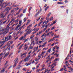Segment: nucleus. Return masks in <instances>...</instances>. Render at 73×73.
Segmentation results:
<instances>
[{
  "instance_id": "nucleus-35",
  "label": "nucleus",
  "mask_w": 73,
  "mask_h": 73,
  "mask_svg": "<svg viewBox=\"0 0 73 73\" xmlns=\"http://www.w3.org/2000/svg\"><path fill=\"white\" fill-rule=\"evenodd\" d=\"M9 13V11H7L5 13V16H6V15H7V14H8Z\"/></svg>"
},
{
  "instance_id": "nucleus-29",
  "label": "nucleus",
  "mask_w": 73,
  "mask_h": 73,
  "mask_svg": "<svg viewBox=\"0 0 73 73\" xmlns=\"http://www.w3.org/2000/svg\"><path fill=\"white\" fill-rule=\"evenodd\" d=\"M3 2H4V0H0V4H3Z\"/></svg>"
},
{
  "instance_id": "nucleus-38",
  "label": "nucleus",
  "mask_w": 73,
  "mask_h": 73,
  "mask_svg": "<svg viewBox=\"0 0 73 73\" xmlns=\"http://www.w3.org/2000/svg\"><path fill=\"white\" fill-rule=\"evenodd\" d=\"M45 53V51H44V52H42V53L40 54V55H41V56H42V54H43L44 53Z\"/></svg>"
},
{
  "instance_id": "nucleus-19",
  "label": "nucleus",
  "mask_w": 73,
  "mask_h": 73,
  "mask_svg": "<svg viewBox=\"0 0 73 73\" xmlns=\"http://www.w3.org/2000/svg\"><path fill=\"white\" fill-rule=\"evenodd\" d=\"M29 40H30V39L29 38H27L24 41V43H25V42H27V41H28Z\"/></svg>"
},
{
  "instance_id": "nucleus-13",
  "label": "nucleus",
  "mask_w": 73,
  "mask_h": 73,
  "mask_svg": "<svg viewBox=\"0 0 73 73\" xmlns=\"http://www.w3.org/2000/svg\"><path fill=\"white\" fill-rule=\"evenodd\" d=\"M6 41H7L6 40H5L4 41H0V44H4Z\"/></svg>"
},
{
  "instance_id": "nucleus-21",
  "label": "nucleus",
  "mask_w": 73,
  "mask_h": 73,
  "mask_svg": "<svg viewBox=\"0 0 73 73\" xmlns=\"http://www.w3.org/2000/svg\"><path fill=\"white\" fill-rule=\"evenodd\" d=\"M57 45L56 46H55L54 47H53V51H54V50H55V49H56V48H57Z\"/></svg>"
},
{
  "instance_id": "nucleus-45",
  "label": "nucleus",
  "mask_w": 73,
  "mask_h": 73,
  "mask_svg": "<svg viewBox=\"0 0 73 73\" xmlns=\"http://www.w3.org/2000/svg\"><path fill=\"white\" fill-rule=\"evenodd\" d=\"M64 2L65 3H68V1L65 0L64 1Z\"/></svg>"
},
{
  "instance_id": "nucleus-3",
  "label": "nucleus",
  "mask_w": 73,
  "mask_h": 73,
  "mask_svg": "<svg viewBox=\"0 0 73 73\" xmlns=\"http://www.w3.org/2000/svg\"><path fill=\"white\" fill-rule=\"evenodd\" d=\"M24 50H26L28 48V46L27 45V44L25 43V45L24 46Z\"/></svg>"
},
{
  "instance_id": "nucleus-12",
  "label": "nucleus",
  "mask_w": 73,
  "mask_h": 73,
  "mask_svg": "<svg viewBox=\"0 0 73 73\" xmlns=\"http://www.w3.org/2000/svg\"><path fill=\"white\" fill-rule=\"evenodd\" d=\"M8 31H5L3 33H0V36H1V35L2 34H7V33H8Z\"/></svg>"
},
{
  "instance_id": "nucleus-55",
  "label": "nucleus",
  "mask_w": 73,
  "mask_h": 73,
  "mask_svg": "<svg viewBox=\"0 0 73 73\" xmlns=\"http://www.w3.org/2000/svg\"><path fill=\"white\" fill-rule=\"evenodd\" d=\"M46 59H48V60H49L50 61V57H47Z\"/></svg>"
},
{
  "instance_id": "nucleus-54",
  "label": "nucleus",
  "mask_w": 73,
  "mask_h": 73,
  "mask_svg": "<svg viewBox=\"0 0 73 73\" xmlns=\"http://www.w3.org/2000/svg\"><path fill=\"white\" fill-rule=\"evenodd\" d=\"M51 13H49V14H48V17H49V16H50V15L51 14Z\"/></svg>"
},
{
  "instance_id": "nucleus-63",
  "label": "nucleus",
  "mask_w": 73,
  "mask_h": 73,
  "mask_svg": "<svg viewBox=\"0 0 73 73\" xmlns=\"http://www.w3.org/2000/svg\"><path fill=\"white\" fill-rule=\"evenodd\" d=\"M54 29V27H53L51 28V30H53Z\"/></svg>"
},
{
  "instance_id": "nucleus-14",
  "label": "nucleus",
  "mask_w": 73,
  "mask_h": 73,
  "mask_svg": "<svg viewBox=\"0 0 73 73\" xmlns=\"http://www.w3.org/2000/svg\"><path fill=\"white\" fill-rule=\"evenodd\" d=\"M54 38H55V37H54L53 38L51 39L50 40H48V42H51V41H53V40H54Z\"/></svg>"
},
{
  "instance_id": "nucleus-9",
  "label": "nucleus",
  "mask_w": 73,
  "mask_h": 73,
  "mask_svg": "<svg viewBox=\"0 0 73 73\" xmlns=\"http://www.w3.org/2000/svg\"><path fill=\"white\" fill-rule=\"evenodd\" d=\"M11 9V8H10L9 7H7L5 9V11H10Z\"/></svg>"
},
{
  "instance_id": "nucleus-62",
  "label": "nucleus",
  "mask_w": 73,
  "mask_h": 73,
  "mask_svg": "<svg viewBox=\"0 0 73 73\" xmlns=\"http://www.w3.org/2000/svg\"><path fill=\"white\" fill-rule=\"evenodd\" d=\"M13 21H14V19H12L11 20V21H10V22H11V23H12V22Z\"/></svg>"
},
{
  "instance_id": "nucleus-51",
  "label": "nucleus",
  "mask_w": 73,
  "mask_h": 73,
  "mask_svg": "<svg viewBox=\"0 0 73 73\" xmlns=\"http://www.w3.org/2000/svg\"><path fill=\"white\" fill-rule=\"evenodd\" d=\"M50 51H51V48H50V49H49V50L48 51V52H49V53H50Z\"/></svg>"
},
{
  "instance_id": "nucleus-59",
  "label": "nucleus",
  "mask_w": 73,
  "mask_h": 73,
  "mask_svg": "<svg viewBox=\"0 0 73 73\" xmlns=\"http://www.w3.org/2000/svg\"><path fill=\"white\" fill-rule=\"evenodd\" d=\"M48 25H46V26L45 27L46 29H47V28H48Z\"/></svg>"
},
{
  "instance_id": "nucleus-4",
  "label": "nucleus",
  "mask_w": 73,
  "mask_h": 73,
  "mask_svg": "<svg viewBox=\"0 0 73 73\" xmlns=\"http://www.w3.org/2000/svg\"><path fill=\"white\" fill-rule=\"evenodd\" d=\"M28 31L27 32L26 35H29L30 34L32 30L31 29H28Z\"/></svg>"
},
{
  "instance_id": "nucleus-64",
  "label": "nucleus",
  "mask_w": 73,
  "mask_h": 73,
  "mask_svg": "<svg viewBox=\"0 0 73 73\" xmlns=\"http://www.w3.org/2000/svg\"><path fill=\"white\" fill-rule=\"evenodd\" d=\"M68 11H69V10H68V9H67L66 10V12L67 13H68Z\"/></svg>"
},
{
  "instance_id": "nucleus-50",
  "label": "nucleus",
  "mask_w": 73,
  "mask_h": 73,
  "mask_svg": "<svg viewBox=\"0 0 73 73\" xmlns=\"http://www.w3.org/2000/svg\"><path fill=\"white\" fill-rule=\"evenodd\" d=\"M9 15H9L7 18V19L6 20H7L8 21V19H9Z\"/></svg>"
},
{
  "instance_id": "nucleus-5",
  "label": "nucleus",
  "mask_w": 73,
  "mask_h": 73,
  "mask_svg": "<svg viewBox=\"0 0 73 73\" xmlns=\"http://www.w3.org/2000/svg\"><path fill=\"white\" fill-rule=\"evenodd\" d=\"M4 15V13H1L0 14V16H1V18H3V19H4V17H5V15L4 16H3Z\"/></svg>"
},
{
  "instance_id": "nucleus-20",
  "label": "nucleus",
  "mask_w": 73,
  "mask_h": 73,
  "mask_svg": "<svg viewBox=\"0 0 73 73\" xmlns=\"http://www.w3.org/2000/svg\"><path fill=\"white\" fill-rule=\"evenodd\" d=\"M57 45L56 46H55L54 47H53V51H54V50H55V49H56V48H57Z\"/></svg>"
},
{
  "instance_id": "nucleus-53",
  "label": "nucleus",
  "mask_w": 73,
  "mask_h": 73,
  "mask_svg": "<svg viewBox=\"0 0 73 73\" xmlns=\"http://www.w3.org/2000/svg\"><path fill=\"white\" fill-rule=\"evenodd\" d=\"M23 70H24L25 71H26L27 70V68H23Z\"/></svg>"
},
{
  "instance_id": "nucleus-40",
  "label": "nucleus",
  "mask_w": 73,
  "mask_h": 73,
  "mask_svg": "<svg viewBox=\"0 0 73 73\" xmlns=\"http://www.w3.org/2000/svg\"><path fill=\"white\" fill-rule=\"evenodd\" d=\"M54 68V66H53L52 68H51V71H53V70H54V69H53V68Z\"/></svg>"
},
{
  "instance_id": "nucleus-36",
  "label": "nucleus",
  "mask_w": 73,
  "mask_h": 73,
  "mask_svg": "<svg viewBox=\"0 0 73 73\" xmlns=\"http://www.w3.org/2000/svg\"><path fill=\"white\" fill-rule=\"evenodd\" d=\"M2 72H4V71H5V69L4 68H2L1 70Z\"/></svg>"
},
{
  "instance_id": "nucleus-23",
  "label": "nucleus",
  "mask_w": 73,
  "mask_h": 73,
  "mask_svg": "<svg viewBox=\"0 0 73 73\" xmlns=\"http://www.w3.org/2000/svg\"><path fill=\"white\" fill-rule=\"evenodd\" d=\"M8 21L7 20H6V21H4L3 22H1V23L2 24H5V23H6L7 22V21Z\"/></svg>"
},
{
  "instance_id": "nucleus-46",
  "label": "nucleus",
  "mask_w": 73,
  "mask_h": 73,
  "mask_svg": "<svg viewBox=\"0 0 73 73\" xmlns=\"http://www.w3.org/2000/svg\"><path fill=\"white\" fill-rule=\"evenodd\" d=\"M35 37V36H31V37H30V38L31 39H32V38H33V37Z\"/></svg>"
},
{
  "instance_id": "nucleus-27",
  "label": "nucleus",
  "mask_w": 73,
  "mask_h": 73,
  "mask_svg": "<svg viewBox=\"0 0 73 73\" xmlns=\"http://www.w3.org/2000/svg\"><path fill=\"white\" fill-rule=\"evenodd\" d=\"M26 11H27V9H25L23 11V13H25L26 12Z\"/></svg>"
},
{
  "instance_id": "nucleus-17",
  "label": "nucleus",
  "mask_w": 73,
  "mask_h": 73,
  "mask_svg": "<svg viewBox=\"0 0 73 73\" xmlns=\"http://www.w3.org/2000/svg\"><path fill=\"white\" fill-rule=\"evenodd\" d=\"M38 14H38V12L36 13L34 15V17H36L38 15Z\"/></svg>"
},
{
  "instance_id": "nucleus-30",
  "label": "nucleus",
  "mask_w": 73,
  "mask_h": 73,
  "mask_svg": "<svg viewBox=\"0 0 73 73\" xmlns=\"http://www.w3.org/2000/svg\"><path fill=\"white\" fill-rule=\"evenodd\" d=\"M48 8H49V6H48L47 7H46L44 9L45 11H46L48 9Z\"/></svg>"
},
{
  "instance_id": "nucleus-49",
  "label": "nucleus",
  "mask_w": 73,
  "mask_h": 73,
  "mask_svg": "<svg viewBox=\"0 0 73 73\" xmlns=\"http://www.w3.org/2000/svg\"><path fill=\"white\" fill-rule=\"evenodd\" d=\"M26 20H27V18H25L24 19V22H25V21H26Z\"/></svg>"
},
{
  "instance_id": "nucleus-60",
  "label": "nucleus",
  "mask_w": 73,
  "mask_h": 73,
  "mask_svg": "<svg viewBox=\"0 0 73 73\" xmlns=\"http://www.w3.org/2000/svg\"><path fill=\"white\" fill-rule=\"evenodd\" d=\"M23 16V14H21L20 15V17H22Z\"/></svg>"
},
{
  "instance_id": "nucleus-32",
  "label": "nucleus",
  "mask_w": 73,
  "mask_h": 73,
  "mask_svg": "<svg viewBox=\"0 0 73 73\" xmlns=\"http://www.w3.org/2000/svg\"><path fill=\"white\" fill-rule=\"evenodd\" d=\"M54 56H55L56 55V57H58L59 56V54H54Z\"/></svg>"
},
{
  "instance_id": "nucleus-16",
  "label": "nucleus",
  "mask_w": 73,
  "mask_h": 73,
  "mask_svg": "<svg viewBox=\"0 0 73 73\" xmlns=\"http://www.w3.org/2000/svg\"><path fill=\"white\" fill-rule=\"evenodd\" d=\"M68 68H69V70H71V71H72V72H73V69L72 68L71 66L68 67Z\"/></svg>"
},
{
  "instance_id": "nucleus-8",
  "label": "nucleus",
  "mask_w": 73,
  "mask_h": 73,
  "mask_svg": "<svg viewBox=\"0 0 73 73\" xmlns=\"http://www.w3.org/2000/svg\"><path fill=\"white\" fill-rule=\"evenodd\" d=\"M18 59H19V58H16L15 60H14V63L15 64H17V63H18Z\"/></svg>"
},
{
  "instance_id": "nucleus-52",
  "label": "nucleus",
  "mask_w": 73,
  "mask_h": 73,
  "mask_svg": "<svg viewBox=\"0 0 73 73\" xmlns=\"http://www.w3.org/2000/svg\"><path fill=\"white\" fill-rule=\"evenodd\" d=\"M23 36H22L21 38H20V40H22L23 39Z\"/></svg>"
},
{
  "instance_id": "nucleus-61",
  "label": "nucleus",
  "mask_w": 73,
  "mask_h": 73,
  "mask_svg": "<svg viewBox=\"0 0 73 73\" xmlns=\"http://www.w3.org/2000/svg\"><path fill=\"white\" fill-rule=\"evenodd\" d=\"M41 55L40 54L39 56H38V57H39V58H41Z\"/></svg>"
},
{
  "instance_id": "nucleus-28",
  "label": "nucleus",
  "mask_w": 73,
  "mask_h": 73,
  "mask_svg": "<svg viewBox=\"0 0 73 73\" xmlns=\"http://www.w3.org/2000/svg\"><path fill=\"white\" fill-rule=\"evenodd\" d=\"M15 25H16V23H15V24L12 25L11 27H9V28H10V29H11V28H13V27H14V26H15Z\"/></svg>"
},
{
  "instance_id": "nucleus-48",
  "label": "nucleus",
  "mask_w": 73,
  "mask_h": 73,
  "mask_svg": "<svg viewBox=\"0 0 73 73\" xmlns=\"http://www.w3.org/2000/svg\"><path fill=\"white\" fill-rule=\"evenodd\" d=\"M64 70V68H62V69H60V70H59V71L60 72H61V71H62V70Z\"/></svg>"
},
{
  "instance_id": "nucleus-25",
  "label": "nucleus",
  "mask_w": 73,
  "mask_h": 73,
  "mask_svg": "<svg viewBox=\"0 0 73 73\" xmlns=\"http://www.w3.org/2000/svg\"><path fill=\"white\" fill-rule=\"evenodd\" d=\"M32 27V24L31 25H29V26H28L27 28H31V27Z\"/></svg>"
},
{
  "instance_id": "nucleus-39",
  "label": "nucleus",
  "mask_w": 73,
  "mask_h": 73,
  "mask_svg": "<svg viewBox=\"0 0 73 73\" xmlns=\"http://www.w3.org/2000/svg\"><path fill=\"white\" fill-rule=\"evenodd\" d=\"M17 64H16L15 63V64H14V65H13V68H15V66H16Z\"/></svg>"
},
{
  "instance_id": "nucleus-58",
  "label": "nucleus",
  "mask_w": 73,
  "mask_h": 73,
  "mask_svg": "<svg viewBox=\"0 0 73 73\" xmlns=\"http://www.w3.org/2000/svg\"><path fill=\"white\" fill-rule=\"evenodd\" d=\"M4 4H3H3H1V7H3L4 5Z\"/></svg>"
},
{
  "instance_id": "nucleus-42",
  "label": "nucleus",
  "mask_w": 73,
  "mask_h": 73,
  "mask_svg": "<svg viewBox=\"0 0 73 73\" xmlns=\"http://www.w3.org/2000/svg\"><path fill=\"white\" fill-rule=\"evenodd\" d=\"M57 4H63L61 2H58Z\"/></svg>"
},
{
  "instance_id": "nucleus-26",
  "label": "nucleus",
  "mask_w": 73,
  "mask_h": 73,
  "mask_svg": "<svg viewBox=\"0 0 73 73\" xmlns=\"http://www.w3.org/2000/svg\"><path fill=\"white\" fill-rule=\"evenodd\" d=\"M33 43H35V41H34V40L33 41L31 42V44H30V47H31V46H32V44H33Z\"/></svg>"
},
{
  "instance_id": "nucleus-1",
  "label": "nucleus",
  "mask_w": 73,
  "mask_h": 73,
  "mask_svg": "<svg viewBox=\"0 0 73 73\" xmlns=\"http://www.w3.org/2000/svg\"><path fill=\"white\" fill-rule=\"evenodd\" d=\"M12 42H13V41H11V42H10V41H9L7 42V44L5 46V47L8 45L9 47H10V46H11V44H12Z\"/></svg>"
},
{
  "instance_id": "nucleus-6",
  "label": "nucleus",
  "mask_w": 73,
  "mask_h": 73,
  "mask_svg": "<svg viewBox=\"0 0 73 73\" xmlns=\"http://www.w3.org/2000/svg\"><path fill=\"white\" fill-rule=\"evenodd\" d=\"M20 26H21V25H17L16 28L14 30V31H19L20 29L19 27H20Z\"/></svg>"
},
{
  "instance_id": "nucleus-47",
  "label": "nucleus",
  "mask_w": 73,
  "mask_h": 73,
  "mask_svg": "<svg viewBox=\"0 0 73 73\" xmlns=\"http://www.w3.org/2000/svg\"><path fill=\"white\" fill-rule=\"evenodd\" d=\"M19 9V7H17L15 9V11H17V10H18Z\"/></svg>"
},
{
  "instance_id": "nucleus-56",
  "label": "nucleus",
  "mask_w": 73,
  "mask_h": 73,
  "mask_svg": "<svg viewBox=\"0 0 73 73\" xmlns=\"http://www.w3.org/2000/svg\"><path fill=\"white\" fill-rule=\"evenodd\" d=\"M19 5H13V6H14V7H18V6H19Z\"/></svg>"
},
{
  "instance_id": "nucleus-2",
  "label": "nucleus",
  "mask_w": 73,
  "mask_h": 73,
  "mask_svg": "<svg viewBox=\"0 0 73 73\" xmlns=\"http://www.w3.org/2000/svg\"><path fill=\"white\" fill-rule=\"evenodd\" d=\"M11 35H8L7 37H5V40H7L8 41L11 40Z\"/></svg>"
},
{
  "instance_id": "nucleus-44",
  "label": "nucleus",
  "mask_w": 73,
  "mask_h": 73,
  "mask_svg": "<svg viewBox=\"0 0 73 73\" xmlns=\"http://www.w3.org/2000/svg\"><path fill=\"white\" fill-rule=\"evenodd\" d=\"M15 11V9H13V10H11V13H12V12H13Z\"/></svg>"
},
{
  "instance_id": "nucleus-22",
  "label": "nucleus",
  "mask_w": 73,
  "mask_h": 73,
  "mask_svg": "<svg viewBox=\"0 0 73 73\" xmlns=\"http://www.w3.org/2000/svg\"><path fill=\"white\" fill-rule=\"evenodd\" d=\"M0 31H2V32H4V29L3 28H1L0 29Z\"/></svg>"
},
{
  "instance_id": "nucleus-34",
  "label": "nucleus",
  "mask_w": 73,
  "mask_h": 73,
  "mask_svg": "<svg viewBox=\"0 0 73 73\" xmlns=\"http://www.w3.org/2000/svg\"><path fill=\"white\" fill-rule=\"evenodd\" d=\"M35 41L36 42L38 40V38H37V37H35Z\"/></svg>"
},
{
  "instance_id": "nucleus-10",
  "label": "nucleus",
  "mask_w": 73,
  "mask_h": 73,
  "mask_svg": "<svg viewBox=\"0 0 73 73\" xmlns=\"http://www.w3.org/2000/svg\"><path fill=\"white\" fill-rule=\"evenodd\" d=\"M29 58H28L26 57L24 59V62H27V61H29Z\"/></svg>"
},
{
  "instance_id": "nucleus-7",
  "label": "nucleus",
  "mask_w": 73,
  "mask_h": 73,
  "mask_svg": "<svg viewBox=\"0 0 73 73\" xmlns=\"http://www.w3.org/2000/svg\"><path fill=\"white\" fill-rule=\"evenodd\" d=\"M32 59H31L30 61V63H26L25 65L26 66H28L29 65H30L31 64V63H32Z\"/></svg>"
},
{
  "instance_id": "nucleus-31",
  "label": "nucleus",
  "mask_w": 73,
  "mask_h": 73,
  "mask_svg": "<svg viewBox=\"0 0 73 73\" xmlns=\"http://www.w3.org/2000/svg\"><path fill=\"white\" fill-rule=\"evenodd\" d=\"M53 17H52L51 18H50V21H52V20H53Z\"/></svg>"
},
{
  "instance_id": "nucleus-24",
  "label": "nucleus",
  "mask_w": 73,
  "mask_h": 73,
  "mask_svg": "<svg viewBox=\"0 0 73 73\" xmlns=\"http://www.w3.org/2000/svg\"><path fill=\"white\" fill-rule=\"evenodd\" d=\"M41 33H42V31H40V32H39V34L38 33H37L36 34V35L37 36L38 35H40V34H41Z\"/></svg>"
},
{
  "instance_id": "nucleus-18",
  "label": "nucleus",
  "mask_w": 73,
  "mask_h": 73,
  "mask_svg": "<svg viewBox=\"0 0 73 73\" xmlns=\"http://www.w3.org/2000/svg\"><path fill=\"white\" fill-rule=\"evenodd\" d=\"M9 54V52H8L7 53H6L5 55V56H4V58H5L6 57H7V56H8V54Z\"/></svg>"
},
{
  "instance_id": "nucleus-43",
  "label": "nucleus",
  "mask_w": 73,
  "mask_h": 73,
  "mask_svg": "<svg viewBox=\"0 0 73 73\" xmlns=\"http://www.w3.org/2000/svg\"><path fill=\"white\" fill-rule=\"evenodd\" d=\"M20 67H21V66L20 65L18 66H17V69H19L20 68Z\"/></svg>"
},
{
  "instance_id": "nucleus-15",
  "label": "nucleus",
  "mask_w": 73,
  "mask_h": 73,
  "mask_svg": "<svg viewBox=\"0 0 73 73\" xmlns=\"http://www.w3.org/2000/svg\"><path fill=\"white\" fill-rule=\"evenodd\" d=\"M27 52H26L25 53H23L22 54V53L21 54V57H22L23 56H24V55H26V54H27Z\"/></svg>"
},
{
  "instance_id": "nucleus-11",
  "label": "nucleus",
  "mask_w": 73,
  "mask_h": 73,
  "mask_svg": "<svg viewBox=\"0 0 73 73\" xmlns=\"http://www.w3.org/2000/svg\"><path fill=\"white\" fill-rule=\"evenodd\" d=\"M7 3L6 2H5L3 3V4H4V5H5L3 7L4 8H6V7L8 5V4H7Z\"/></svg>"
},
{
  "instance_id": "nucleus-57",
  "label": "nucleus",
  "mask_w": 73,
  "mask_h": 73,
  "mask_svg": "<svg viewBox=\"0 0 73 73\" xmlns=\"http://www.w3.org/2000/svg\"><path fill=\"white\" fill-rule=\"evenodd\" d=\"M39 29H40V28H38V29H36V31H37H37H38V30H39Z\"/></svg>"
},
{
  "instance_id": "nucleus-37",
  "label": "nucleus",
  "mask_w": 73,
  "mask_h": 73,
  "mask_svg": "<svg viewBox=\"0 0 73 73\" xmlns=\"http://www.w3.org/2000/svg\"><path fill=\"white\" fill-rule=\"evenodd\" d=\"M45 53V51H44V52H42V53L40 54V55H41V56H42V54H43L44 53Z\"/></svg>"
},
{
  "instance_id": "nucleus-41",
  "label": "nucleus",
  "mask_w": 73,
  "mask_h": 73,
  "mask_svg": "<svg viewBox=\"0 0 73 73\" xmlns=\"http://www.w3.org/2000/svg\"><path fill=\"white\" fill-rule=\"evenodd\" d=\"M55 37V38H58L59 37H60V35H58L57 36H55V37Z\"/></svg>"
},
{
  "instance_id": "nucleus-33",
  "label": "nucleus",
  "mask_w": 73,
  "mask_h": 73,
  "mask_svg": "<svg viewBox=\"0 0 73 73\" xmlns=\"http://www.w3.org/2000/svg\"><path fill=\"white\" fill-rule=\"evenodd\" d=\"M11 22H10L7 26V28H9V25H10V24H11Z\"/></svg>"
}]
</instances>
